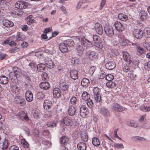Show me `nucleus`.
Masks as SVG:
<instances>
[{
  "label": "nucleus",
  "mask_w": 150,
  "mask_h": 150,
  "mask_svg": "<svg viewBox=\"0 0 150 150\" xmlns=\"http://www.w3.org/2000/svg\"><path fill=\"white\" fill-rule=\"evenodd\" d=\"M91 30V29L88 28L87 27H80L77 30L79 38L80 39L81 43H82L84 47L86 48H89L92 46L91 42L85 38H87L90 39H92V32L90 31Z\"/></svg>",
  "instance_id": "f257e3e1"
},
{
  "label": "nucleus",
  "mask_w": 150,
  "mask_h": 150,
  "mask_svg": "<svg viewBox=\"0 0 150 150\" xmlns=\"http://www.w3.org/2000/svg\"><path fill=\"white\" fill-rule=\"evenodd\" d=\"M93 26H91L90 28L87 27L88 28H90L91 30L90 31L92 32V30H93L94 28L96 32L99 34H101L103 33V29L101 25L98 23H92Z\"/></svg>",
  "instance_id": "f03ea898"
},
{
  "label": "nucleus",
  "mask_w": 150,
  "mask_h": 150,
  "mask_svg": "<svg viewBox=\"0 0 150 150\" xmlns=\"http://www.w3.org/2000/svg\"><path fill=\"white\" fill-rule=\"evenodd\" d=\"M100 91V89L97 87H94L93 89V96L97 102H99L101 100Z\"/></svg>",
  "instance_id": "7ed1b4c3"
},
{
  "label": "nucleus",
  "mask_w": 150,
  "mask_h": 150,
  "mask_svg": "<svg viewBox=\"0 0 150 150\" xmlns=\"http://www.w3.org/2000/svg\"><path fill=\"white\" fill-rule=\"evenodd\" d=\"M61 122L67 126H71L74 124V120L70 118L64 117Z\"/></svg>",
  "instance_id": "20e7f679"
},
{
  "label": "nucleus",
  "mask_w": 150,
  "mask_h": 150,
  "mask_svg": "<svg viewBox=\"0 0 150 150\" xmlns=\"http://www.w3.org/2000/svg\"><path fill=\"white\" fill-rule=\"evenodd\" d=\"M27 4L25 2L22 1H18L15 4V7L18 9H23L27 6Z\"/></svg>",
  "instance_id": "39448f33"
},
{
  "label": "nucleus",
  "mask_w": 150,
  "mask_h": 150,
  "mask_svg": "<svg viewBox=\"0 0 150 150\" xmlns=\"http://www.w3.org/2000/svg\"><path fill=\"white\" fill-rule=\"evenodd\" d=\"M105 31L106 34L109 37L112 36L114 35L113 29L111 26H106L105 27Z\"/></svg>",
  "instance_id": "423d86ee"
},
{
  "label": "nucleus",
  "mask_w": 150,
  "mask_h": 150,
  "mask_svg": "<svg viewBox=\"0 0 150 150\" xmlns=\"http://www.w3.org/2000/svg\"><path fill=\"white\" fill-rule=\"evenodd\" d=\"M143 32L139 29H135L133 31V34L135 37L137 39L141 38L143 34Z\"/></svg>",
  "instance_id": "0eeeda50"
},
{
  "label": "nucleus",
  "mask_w": 150,
  "mask_h": 150,
  "mask_svg": "<svg viewBox=\"0 0 150 150\" xmlns=\"http://www.w3.org/2000/svg\"><path fill=\"white\" fill-rule=\"evenodd\" d=\"M18 116L22 120L27 121L29 120L26 113L24 111H21L19 112L18 114Z\"/></svg>",
  "instance_id": "6e6552de"
},
{
  "label": "nucleus",
  "mask_w": 150,
  "mask_h": 150,
  "mask_svg": "<svg viewBox=\"0 0 150 150\" xmlns=\"http://www.w3.org/2000/svg\"><path fill=\"white\" fill-rule=\"evenodd\" d=\"M88 109L84 105L81 106L80 108V115L82 117H85L88 114Z\"/></svg>",
  "instance_id": "1a4fd4ad"
},
{
  "label": "nucleus",
  "mask_w": 150,
  "mask_h": 150,
  "mask_svg": "<svg viewBox=\"0 0 150 150\" xmlns=\"http://www.w3.org/2000/svg\"><path fill=\"white\" fill-rule=\"evenodd\" d=\"M14 102L17 104H19L20 106H23L25 103V100L22 97L17 96L14 99Z\"/></svg>",
  "instance_id": "9d476101"
},
{
  "label": "nucleus",
  "mask_w": 150,
  "mask_h": 150,
  "mask_svg": "<svg viewBox=\"0 0 150 150\" xmlns=\"http://www.w3.org/2000/svg\"><path fill=\"white\" fill-rule=\"evenodd\" d=\"M17 70L11 72L9 74V78L13 82H16L17 81V76H18Z\"/></svg>",
  "instance_id": "9b49d317"
},
{
  "label": "nucleus",
  "mask_w": 150,
  "mask_h": 150,
  "mask_svg": "<svg viewBox=\"0 0 150 150\" xmlns=\"http://www.w3.org/2000/svg\"><path fill=\"white\" fill-rule=\"evenodd\" d=\"M100 113L105 117H108L110 116V113L108 109L105 107H102L99 110Z\"/></svg>",
  "instance_id": "f8f14e48"
},
{
  "label": "nucleus",
  "mask_w": 150,
  "mask_h": 150,
  "mask_svg": "<svg viewBox=\"0 0 150 150\" xmlns=\"http://www.w3.org/2000/svg\"><path fill=\"white\" fill-rule=\"evenodd\" d=\"M9 4L8 2L2 1L0 2V12L1 8L3 10H7L9 9Z\"/></svg>",
  "instance_id": "ddd939ff"
},
{
  "label": "nucleus",
  "mask_w": 150,
  "mask_h": 150,
  "mask_svg": "<svg viewBox=\"0 0 150 150\" xmlns=\"http://www.w3.org/2000/svg\"><path fill=\"white\" fill-rule=\"evenodd\" d=\"M112 110L117 112H121L123 110V107L117 103H114L111 106Z\"/></svg>",
  "instance_id": "4468645a"
},
{
  "label": "nucleus",
  "mask_w": 150,
  "mask_h": 150,
  "mask_svg": "<svg viewBox=\"0 0 150 150\" xmlns=\"http://www.w3.org/2000/svg\"><path fill=\"white\" fill-rule=\"evenodd\" d=\"M122 54L124 60L129 64H131L132 60L129 54L126 51H124L123 52Z\"/></svg>",
  "instance_id": "2eb2a0df"
},
{
  "label": "nucleus",
  "mask_w": 150,
  "mask_h": 150,
  "mask_svg": "<svg viewBox=\"0 0 150 150\" xmlns=\"http://www.w3.org/2000/svg\"><path fill=\"white\" fill-rule=\"evenodd\" d=\"M115 62L111 61H108L105 64V67L109 70L113 69L115 67Z\"/></svg>",
  "instance_id": "dca6fc26"
},
{
  "label": "nucleus",
  "mask_w": 150,
  "mask_h": 150,
  "mask_svg": "<svg viewBox=\"0 0 150 150\" xmlns=\"http://www.w3.org/2000/svg\"><path fill=\"white\" fill-rule=\"evenodd\" d=\"M77 41H79V42H78L76 47V50L78 52L80 53H81L83 52V51H84V48L83 47V46L81 43V42L80 41V38H76Z\"/></svg>",
  "instance_id": "f3484780"
},
{
  "label": "nucleus",
  "mask_w": 150,
  "mask_h": 150,
  "mask_svg": "<svg viewBox=\"0 0 150 150\" xmlns=\"http://www.w3.org/2000/svg\"><path fill=\"white\" fill-rule=\"evenodd\" d=\"M26 100L28 102H31L33 100V95L32 92L30 91H26L25 94Z\"/></svg>",
  "instance_id": "a211bd4d"
},
{
  "label": "nucleus",
  "mask_w": 150,
  "mask_h": 150,
  "mask_svg": "<svg viewBox=\"0 0 150 150\" xmlns=\"http://www.w3.org/2000/svg\"><path fill=\"white\" fill-rule=\"evenodd\" d=\"M118 36L119 37L118 39L119 40L120 44L122 46H125L127 43V41L124 35L123 34H121Z\"/></svg>",
  "instance_id": "6ab92c4d"
},
{
  "label": "nucleus",
  "mask_w": 150,
  "mask_h": 150,
  "mask_svg": "<svg viewBox=\"0 0 150 150\" xmlns=\"http://www.w3.org/2000/svg\"><path fill=\"white\" fill-rule=\"evenodd\" d=\"M52 105L51 101L49 100H45L43 104L44 108L46 110L49 109L52 106Z\"/></svg>",
  "instance_id": "aec40b11"
},
{
  "label": "nucleus",
  "mask_w": 150,
  "mask_h": 150,
  "mask_svg": "<svg viewBox=\"0 0 150 150\" xmlns=\"http://www.w3.org/2000/svg\"><path fill=\"white\" fill-rule=\"evenodd\" d=\"M114 25L116 29L119 32H121L124 30L123 26L119 22H116L114 23Z\"/></svg>",
  "instance_id": "412c9836"
},
{
  "label": "nucleus",
  "mask_w": 150,
  "mask_h": 150,
  "mask_svg": "<svg viewBox=\"0 0 150 150\" xmlns=\"http://www.w3.org/2000/svg\"><path fill=\"white\" fill-rule=\"evenodd\" d=\"M88 57L91 60H96L98 57V54L94 51H91L89 53Z\"/></svg>",
  "instance_id": "4be33fe9"
},
{
  "label": "nucleus",
  "mask_w": 150,
  "mask_h": 150,
  "mask_svg": "<svg viewBox=\"0 0 150 150\" xmlns=\"http://www.w3.org/2000/svg\"><path fill=\"white\" fill-rule=\"evenodd\" d=\"M70 77L74 80L76 79L78 77V71L76 70H71L69 72Z\"/></svg>",
  "instance_id": "5701e85b"
},
{
  "label": "nucleus",
  "mask_w": 150,
  "mask_h": 150,
  "mask_svg": "<svg viewBox=\"0 0 150 150\" xmlns=\"http://www.w3.org/2000/svg\"><path fill=\"white\" fill-rule=\"evenodd\" d=\"M39 86L40 88L45 90L48 89L50 87L49 83L47 82H41Z\"/></svg>",
  "instance_id": "b1692460"
},
{
  "label": "nucleus",
  "mask_w": 150,
  "mask_h": 150,
  "mask_svg": "<svg viewBox=\"0 0 150 150\" xmlns=\"http://www.w3.org/2000/svg\"><path fill=\"white\" fill-rule=\"evenodd\" d=\"M64 42L60 43L59 45V49L61 52L63 53L67 52L68 51V48Z\"/></svg>",
  "instance_id": "393cba45"
},
{
  "label": "nucleus",
  "mask_w": 150,
  "mask_h": 150,
  "mask_svg": "<svg viewBox=\"0 0 150 150\" xmlns=\"http://www.w3.org/2000/svg\"><path fill=\"white\" fill-rule=\"evenodd\" d=\"M76 111L75 107L72 105H69L67 109L68 114L70 116L74 115Z\"/></svg>",
  "instance_id": "a878e982"
},
{
  "label": "nucleus",
  "mask_w": 150,
  "mask_h": 150,
  "mask_svg": "<svg viewBox=\"0 0 150 150\" xmlns=\"http://www.w3.org/2000/svg\"><path fill=\"white\" fill-rule=\"evenodd\" d=\"M2 23L4 26L7 27H11L14 25L13 23L12 22L6 19L3 20Z\"/></svg>",
  "instance_id": "bb28decb"
},
{
  "label": "nucleus",
  "mask_w": 150,
  "mask_h": 150,
  "mask_svg": "<svg viewBox=\"0 0 150 150\" xmlns=\"http://www.w3.org/2000/svg\"><path fill=\"white\" fill-rule=\"evenodd\" d=\"M136 54L138 55H141L142 54H143L145 52L144 49L141 47L137 46L136 48Z\"/></svg>",
  "instance_id": "cd10ccee"
},
{
  "label": "nucleus",
  "mask_w": 150,
  "mask_h": 150,
  "mask_svg": "<svg viewBox=\"0 0 150 150\" xmlns=\"http://www.w3.org/2000/svg\"><path fill=\"white\" fill-rule=\"evenodd\" d=\"M53 94L54 97L59 98L61 96L60 90L57 88H54L53 91Z\"/></svg>",
  "instance_id": "c85d7f7f"
},
{
  "label": "nucleus",
  "mask_w": 150,
  "mask_h": 150,
  "mask_svg": "<svg viewBox=\"0 0 150 150\" xmlns=\"http://www.w3.org/2000/svg\"><path fill=\"white\" fill-rule=\"evenodd\" d=\"M32 113L33 117L35 119H38L40 117V111L38 110H33Z\"/></svg>",
  "instance_id": "c756f323"
},
{
  "label": "nucleus",
  "mask_w": 150,
  "mask_h": 150,
  "mask_svg": "<svg viewBox=\"0 0 150 150\" xmlns=\"http://www.w3.org/2000/svg\"><path fill=\"white\" fill-rule=\"evenodd\" d=\"M8 82V78L5 76H0V83L3 84H5Z\"/></svg>",
  "instance_id": "7c9ffc66"
},
{
  "label": "nucleus",
  "mask_w": 150,
  "mask_h": 150,
  "mask_svg": "<svg viewBox=\"0 0 150 150\" xmlns=\"http://www.w3.org/2000/svg\"><path fill=\"white\" fill-rule=\"evenodd\" d=\"M77 147L79 150H86V144L83 142L78 143Z\"/></svg>",
  "instance_id": "2f4dec72"
},
{
  "label": "nucleus",
  "mask_w": 150,
  "mask_h": 150,
  "mask_svg": "<svg viewBox=\"0 0 150 150\" xmlns=\"http://www.w3.org/2000/svg\"><path fill=\"white\" fill-rule=\"evenodd\" d=\"M90 83L89 80L86 78H83L81 81V84L83 87H87Z\"/></svg>",
  "instance_id": "473e14b6"
},
{
  "label": "nucleus",
  "mask_w": 150,
  "mask_h": 150,
  "mask_svg": "<svg viewBox=\"0 0 150 150\" xmlns=\"http://www.w3.org/2000/svg\"><path fill=\"white\" fill-rule=\"evenodd\" d=\"M45 62L47 66L49 68H53L54 65V64L51 60H46Z\"/></svg>",
  "instance_id": "72a5a7b5"
},
{
  "label": "nucleus",
  "mask_w": 150,
  "mask_h": 150,
  "mask_svg": "<svg viewBox=\"0 0 150 150\" xmlns=\"http://www.w3.org/2000/svg\"><path fill=\"white\" fill-rule=\"evenodd\" d=\"M118 17L120 20L124 21H126L128 19L127 16L126 15L122 13L118 14Z\"/></svg>",
  "instance_id": "f704fd0d"
},
{
  "label": "nucleus",
  "mask_w": 150,
  "mask_h": 150,
  "mask_svg": "<svg viewBox=\"0 0 150 150\" xmlns=\"http://www.w3.org/2000/svg\"><path fill=\"white\" fill-rule=\"evenodd\" d=\"M92 143L96 146H98L100 144L99 139L96 137H94L92 138Z\"/></svg>",
  "instance_id": "c9c22d12"
},
{
  "label": "nucleus",
  "mask_w": 150,
  "mask_h": 150,
  "mask_svg": "<svg viewBox=\"0 0 150 150\" xmlns=\"http://www.w3.org/2000/svg\"><path fill=\"white\" fill-rule=\"evenodd\" d=\"M119 37L116 35H115L112 38V44L114 46H116L117 45L119 42L117 40H118Z\"/></svg>",
  "instance_id": "e433bc0d"
},
{
  "label": "nucleus",
  "mask_w": 150,
  "mask_h": 150,
  "mask_svg": "<svg viewBox=\"0 0 150 150\" xmlns=\"http://www.w3.org/2000/svg\"><path fill=\"white\" fill-rule=\"evenodd\" d=\"M68 140V139L67 137L65 136H62L61 137L60 141L61 144H63L64 145H65L67 144Z\"/></svg>",
  "instance_id": "4c0bfd02"
},
{
  "label": "nucleus",
  "mask_w": 150,
  "mask_h": 150,
  "mask_svg": "<svg viewBox=\"0 0 150 150\" xmlns=\"http://www.w3.org/2000/svg\"><path fill=\"white\" fill-rule=\"evenodd\" d=\"M45 67V64L42 63L38 64L37 66L38 70L40 72H43L44 70Z\"/></svg>",
  "instance_id": "58836bf2"
},
{
  "label": "nucleus",
  "mask_w": 150,
  "mask_h": 150,
  "mask_svg": "<svg viewBox=\"0 0 150 150\" xmlns=\"http://www.w3.org/2000/svg\"><path fill=\"white\" fill-rule=\"evenodd\" d=\"M95 46L97 48L102 49L103 47V42L101 40L99 41L94 43Z\"/></svg>",
  "instance_id": "ea45409f"
},
{
  "label": "nucleus",
  "mask_w": 150,
  "mask_h": 150,
  "mask_svg": "<svg viewBox=\"0 0 150 150\" xmlns=\"http://www.w3.org/2000/svg\"><path fill=\"white\" fill-rule=\"evenodd\" d=\"M82 98V99L86 101L90 98V96L88 93L86 92H84L81 95Z\"/></svg>",
  "instance_id": "a19ab883"
},
{
  "label": "nucleus",
  "mask_w": 150,
  "mask_h": 150,
  "mask_svg": "<svg viewBox=\"0 0 150 150\" xmlns=\"http://www.w3.org/2000/svg\"><path fill=\"white\" fill-rule=\"evenodd\" d=\"M127 125L130 126L134 127H136L137 126V122L133 120L127 122Z\"/></svg>",
  "instance_id": "79ce46f5"
},
{
  "label": "nucleus",
  "mask_w": 150,
  "mask_h": 150,
  "mask_svg": "<svg viewBox=\"0 0 150 150\" xmlns=\"http://www.w3.org/2000/svg\"><path fill=\"white\" fill-rule=\"evenodd\" d=\"M140 109L144 112L150 111V106H145L144 105H142L140 107Z\"/></svg>",
  "instance_id": "37998d69"
},
{
  "label": "nucleus",
  "mask_w": 150,
  "mask_h": 150,
  "mask_svg": "<svg viewBox=\"0 0 150 150\" xmlns=\"http://www.w3.org/2000/svg\"><path fill=\"white\" fill-rule=\"evenodd\" d=\"M33 135L35 136V137L36 138V139L39 140L40 139L42 138L40 136V135L39 134V132L38 130L36 129L34 130L33 132Z\"/></svg>",
  "instance_id": "c03bdc74"
},
{
  "label": "nucleus",
  "mask_w": 150,
  "mask_h": 150,
  "mask_svg": "<svg viewBox=\"0 0 150 150\" xmlns=\"http://www.w3.org/2000/svg\"><path fill=\"white\" fill-rule=\"evenodd\" d=\"M66 45L69 47L74 46V43L72 40H67L64 42Z\"/></svg>",
  "instance_id": "a18cd8bd"
},
{
  "label": "nucleus",
  "mask_w": 150,
  "mask_h": 150,
  "mask_svg": "<svg viewBox=\"0 0 150 150\" xmlns=\"http://www.w3.org/2000/svg\"><path fill=\"white\" fill-rule=\"evenodd\" d=\"M45 95L41 92L37 93V97L38 99L40 100H42L45 98Z\"/></svg>",
  "instance_id": "49530a36"
},
{
  "label": "nucleus",
  "mask_w": 150,
  "mask_h": 150,
  "mask_svg": "<svg viewBox=\"0 0 150 150\" xmlns=\"http://www.w3.org/2000/svg\"><path fill=\"white\" fill-rule=\"evenodd\" d=\"M21 143L23 146L25 148H27L29 146V144L24 139H21Z\"/></svg>",
  "instance_id": "de8ad7c7"
},
{
  "label": "nucleus",
  "mask_w": 150,
  "mask_h": 150,
  "mask_svg": "<svg viewBox=\"0 0 150 150\" xmlns=\"http://www.w3.org/2000/svg\"><path fill=\"white\" fill-rule=\"evenodd\" d=\"M146 16L147 13L145 11H142L140 12V18L142 20H144L146 19Z\"/></svg>",
  "instance_id": "09e8293b"
},
{
  "label": "nucleus",
  "mask_w": 150,
  "mask_h": 150,
  "mask_svg": "<svg viewBox=\"0 0 150 150\" xmlns=\"http://www.w3.org/2000/svg\"><path fill=\"white\" fill-rule=\"evenodd\" d=\"M57 124V122L56 121H50L47 122V125L48 127H56Z\"/></svg>",
  "instance_id": "8fccbe9b"
},
{
  "label": "nucleus",
  "mask_w": 150,
  "mask_h": 150,
  "mask_svg": "<svg viewBox=\"0 0 150 150\" xmlns=\"http://www.w3.org/2000/svg\"><path fill=\"white\" fill-rule=\"evenodd\" d=\"M106 85L108 88H112L116 86V84L112 81H109L106 83Z\"/></svg>",
  "instance_id": "3c124183"
},
{
  "label": "nucleus",
  "mask_w": 150,
  "mask_h": 150,
  "mask_svg": "<svg viewBox=\"0 0 150 150\" xmlns=\"http://www.w3.org/2000/svg\"><path fill=\"white\" fill-rule=\"evenodd\" d=\"M60 88L61 89L64 91H65L68 89L69 86L67 83H63L60 84Z\"/></svg>",
  "instance_id": "603ef678"
},
{
  "label": "nucleus",
  "mask_w": 150,
  "mask_h": 150,
  "mask_svg": "<svg viewBox=\"0 0 150 150\" xmlns=\"http://www.w3.org/2000/svg\"><path fill=\"white\" fill-rule=\"evenodd\" d=\"M42 140V143L45 145L47 146V147H48L50 146L51 143L49 141H48L45 139Z\"/></svg>",
  "instance_id": "864d4df0"
},
{
  "label": "nucleus",
  "mask_w": 150,
  "mask_h": 150,
  "mask_svg": "<svg viewBox=\"0 0 150 150\" xmlns=\"http://www.w3.org/2000/svg\"><path fill=\"white\" fill-rule=\"evenodd\" d=\"M82 139L84 142H86L88 140V137L86 134L84 133H82L81 135Z\"/></svg>",
  "instance_id": "5fc2aeb1"
},
{
  "label": "nucleus",
  "mask_w": 150,
  "mask_h": 150,
  "mask_svg": "<svg viewBox=\"0 0 150 150\" xmlns=\"http://www.w3.org/2000/svg\"><path fill=\"white\" fill-rule=\"evenodd\" d=\"M114 146L117 149H123L124 148L122 143H115L114 144Z\"/></svg>",
  "instance_id": "6e6d98bb"
},
{
  "label": "nucleus",
  "mask_w": 150,
  "mask_h": 150,
  "mask_svg": "<svg viewBox=\"0 0 150 150\" xmlns=\"http://www.w3.org/2000/svg\"><path fill=\"white\" fill-rule=\"evenodd\" d=\"M105 77L106 79L109 81H111L113 80L114 78V76L110 74H107Z\"/></svg>",
  "instance_id": "4d7b16f0"
},
{
  "label": "nucleus",
  "mask_w": 150,
  "mask_h": 150,
  "mask_svg": "<svg viewBox=\"0 0 150 150\" xmlns=\"http://www.w3.org/2000/svg\"><path fill=\"white\" fill-rule=\"evenodd\" d=\"M92 38H93L94 43L101 40L100 37L96 35H93V37H92Z\"/></svg>",
  "instance_id": "13d9d810"
},
{
  "label": "nucleus",
  "mask_w": 150,
  "mask_h": 150,
  "mask_svg": "<svg viewBox=\"0 0 150 150\" xmlns=\"http://www.w3.org/2000/svg\"><path fill=\"white\" fill-rule=\"evenodd\" d=\"M24 38V36L22 34H19L17 35L16 37L17 41L22 40Z\"/></svg>",
  "instance_id": "bf43d9fd"
},
{
  "label": "nucleus",
  "mask_w": 150,
  "mask_h": 150,
  "mask_svg": "<svg viewBox=\"0 0 150 150\" xmlns=\"http://www.w3.org/2000/svg\"><path fill=\"white\" fill-rule=\"evenodd\" d=\"M86 101L87 106L89 108H91L93 106V103L91 99H89Z\"/></svg>",
  "instance_id": "052dcab7"
},
{
  "label": "nucleus",
  "mask_w": 150,
  "mask_h": 150,
  "mask_svg": "<svg viewBox=\"0 0 150 150\" xmlns=\"http://www.w3.org/2000/svg\"><path fill=\"white\" fill-rule=\"evenodd\" d=\"M19 48L18 47H15L9 50V52L11 53L16 52L19 50Z\"/></svg>",
  "instance_id": "680f3d73"
},
{
  "label": "nucleus",
  "mask_w": 150,
  "mask_h": 150,
  "mask_svg": "<svg viewBox=\"0 0 150 150\" xmlns=\"http://www.w3.org/2000/svg\"><path fill=\"white\" fill-rule=\"evenodd\" d=\"M96 70V67L95 66H93L91 67L89 69V72L91 75H93Z\"/></svg>",
  "instance_id": "e2e57ef3"
},
{
  "label": "nucleus",
  "mask_w": 150,
  "mask_h": 150,
  "mask_svg": "<svg viewBox=\"0 0 150 150\" xmlns=\"http://www.w3.org/2000/svg\"><path fill=\"white\" fill-rule=\"evenodd\" d=\"M122 69L125 72H127L130 70V67L127 65H125L123 66Z\"/></svg>",
  "instance_id": "0e129e2a"
},
{
  "label": "nucleus",
  "mask_w": 150,
  "mask_h": 150,
  "mask_svg": "<svg viewBox=\"0 0 150 150\" xmlns=\"http://www.w3.org/2000/svg\"><path fill=\"white\" fill-rule=\"evenodd\" d=\"M8 142L6 140H5L4 142L3 143L2 149H5L8 147Z\"/></svg>",
  "instance_id": "69168bd1"
},
{
  "label": "nucleus",
  "mask_w": 150,
  "mask_h": 150,
  "mask_svg": "<svg viewBox=\"0 0 150 150\" xmlns=\"http://www.w3.org/2000/svg\"><path fill=\"white\" fill-rule=\"evenodd\" d=\"M70 101L71 104L74 105L77 102V99L75 97H73L71 98Z\"/></svg>",
  "instance_id": "338daca9"
},
{
  "label": "nucleus",
  "mask_w": 150,
  "mask_h": 150,
  "mask_svg": "<svg viewBox=\"0 0 150 150\" xmlns=\"http://www.w3.org/2000/svg\"><path fill=\"white\" fill-rule=\"evenodd\" d=\"M145 69L148 71L150 70V62L145 63L144 65Z\"/></svg>",
  "instance_id": "774afa93"
}]
</instances>
